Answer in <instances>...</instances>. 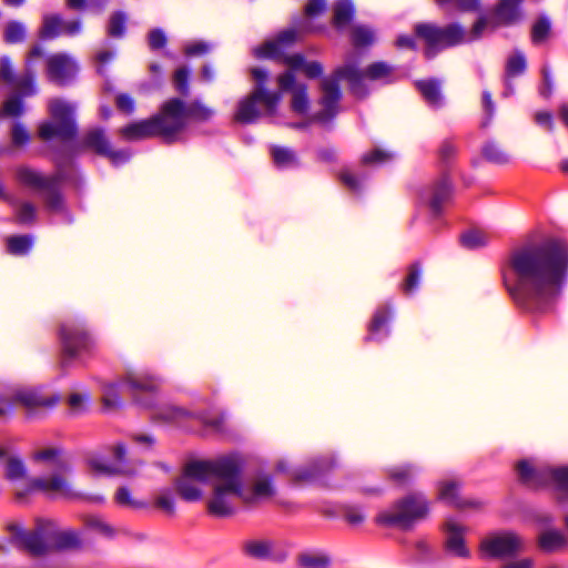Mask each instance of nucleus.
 Here are the masks:
<instances>
[{"label":"nucleus","instance_id":"f257e3e1","mask_svg":"<svg viewBox=\"0 0 568 568\" xmlns=\"http://www.w3.org/2000/svg\"><path fill=\"white\" fill-rule=\"evenodd\" d=\"M568 276V243L549 239L514 248L503 268L504 286L527 313H546L560 297Z\"/></svg>","mask_w":568,"mask_h":568},{"label":"nucleus","instance_id":"f03ea898","mask_svg":"<svg viewBox=\"0 0 568 568\" xmlns=\"http://www.w3.org/2000/svg\"><path fill=\"white\" fill-rule=\"evenodd\" d=\"M365 73L354 64H344L336 68L331 75L322 78L320 90L322 97L318 104L322 110L317 112L313 119L320 122L331 121L338 113V103L342 99L339 82L345 80L348 84L349 92L357 99H365L369 94V90L364 82Z\"/></svg>","mask_w":568,"mask_h":568},{"label":"nucleus","instance_id":"7ed1b4c3","mask_svg":"<svg viewBox=\"0 0 568 568\" xmlns=\"http://www.w3.org/2000/svg\"><path fill=\"white\" fill-rule=\"evenodd\" d=\"M430 503L423 491H410L395 500L390 507L376 517L378 525L410 531L428 518Z\"/></svg>","mask_w":568,"mask_h":568},{"label":"nucleus","instance_id":"20e7f679","mask_svg":"<svg viewBox=\"0 0 568 568\" xmlns=\"http://www.w3.org/2000/svg\"><path fill=\"white\" fill-rule=\"evenodd\" d=\"M295 40L296 38H274V40L266 41L261 47L255 48L254 54L258 59L282 61L293 70H303L308 79L322 78L324 67L320 61L307 62L303 53H287Z\"/></svg>","mask_w":568,"mask_h":568},{"label":"nucleus","instance_id":"39448f33","mask_svg":"<svg viewBox=\"0 0 568 568\" xmlns=\"http://www.w3.org/2000/svg\"><path fill=\"white\" fill-rule=\"evenodd\" d=\"M58 335L61 347L59 366L62 371H65L72 361L82 355L90 354L94 348V341L89 329L79 320L62 322Z\"/></svg>","mask_w":568,"mask_h":568},{"label":"nucleus","instance_id":"423d86ee","mask_svg":"<svg viewBox=\"0 0 568 568\" xmlns=\"http://www.w3.org/2000/svg\"><path fill=\"white\" fill-rule=\"evenodd\" d=\"M52 122H44L39 126V136L49 141L58 138L62 141L73 140L78 134L74 120V108L59 99L50 102Z\"/></svg>","mask_w":568,"mask_h":568},{"label":"nucleus","instance_id":"0eeeda50","mask_svg":"<svg viewBox=\"0 0 568 568\" xmlns=\"http://www.w3.org/2000/svg\"><path fill=\"white\" fill-rule=\"evenodd\" d=\"M164 113V103L162 104L160 112L153 116L132 122L120 129V134L128 141H138L150 139L153 136H161L166 142L171 143L174 141V131L171 129V122Z\"/></svg>","mask_w":568,"mask_h":568},{"label":"nucleus","instance_id":"6e6552de","mask_svg":"<svg viewBox=\"0 0 568 568\" xmlns=\"http://www.w3.org/2000/svg\"><path fill=\"white\" fill-rule=\"evenodd\" d=\"M164 113L169 115L174 134H178L185 129L187 119L205 122L212 118L214 110L199 100L186 104L180 98H171L164 102Z\"/></svg>","mask_w":568,"mask_h":568},{"label":"nucleus","instance_id":"1a4fd4ad","mask_svg":"<svg viewBox=\"0 0 568 568\" xmlns=\"http://www.w3.org/2000/svg\"><path fill=\"white\" fill-rule=\"evenodd\" d=\"M244 460L233 454L212 459V478L219 480L216 485L230 488L236 496H243Z\"/></svg>","mask_w":568,"mask_h":568},{"label":"nucleus","instance_id":"9d476101","mask_svg":"<svg viewBox=\"0 0 568 568\" xmlns=\"http://www.w3.org/2000/svg\"><path fill=\"white\" fill-rule=\"evenodd\" d=\"M524 548V539L511 530L490 534L480 542V550L490 558L515 557Z\"/></svg>","mask_w":568,"mask_h":568},{"label":"nucleus","instance_id":"9b49d317","mask_svg":"<svg viewBox=\"0 0 568 568\" xmlns=\"http://www.w3.org/2000/svg\"><path fill=\"white\" fill-rule=\"evenodd\" d=\"M64 473H53L50 478H31L22 489H17L14 493L18 501H24L27 497L34 491L44 494L59 493L64 497H75L70 483L63 476Z\"/></svg>","mask_w":568,"mask_h":568},{"label":"nucleus","instance_id":"f8f14e48","mask_svg":"<svg viewBox=\"0 0 568 568\" xmlns=\"http://www.w3.org/2000/svg\"><path fill=\"white\" fill-rule=\"evenodd\" d=\"M123 382L129 387L134 400L143 406L151 407L152 402H143L140 398L142 394L154 395L161 387V378L149 372L129 371L123 376Z\"/></svg>","mask_w":568,"mask_h":568},{"label":"nucleus","instance_id":"ddd939ff","mask_svg":"<svg viewBox=\"0 0 568 568\" xmlns=\"http://www.w3.org/2000/svg\"><path fill=\"white\" fill-rule=\"evenodd\" d=\"M78 72V63L68 54H53L47 61L48 79L57 85H70L74 81Z\"/></svg>","mask_w":568,"mask_h":568},{"label":"nucleus","instance_id":"4468645a","mask_svg":"<svg viewBox=\"0 0 568 568\" xmlns=\"http://www.w3.org/2000/svg\"><path fill=\"white\" fill-rule=\"evenodd\" d=\"M336 466V459L331 455L316 457L306 466L296 469L293 478L295 481L324 483Z\"/></svg>","mask_w":568,"mask_h":568},{"label":"nucleus","instance_id":"2eb2a0df","mask_svg":"<svg viewBox=\"0 0 568 568\" xmlns=\"http://www.w3.org/2000/svg\"><path fill=\"white\" fill-rule=\"evenodd\" d=\"M518 10L514 0H503L491 17L480 18L474 26L476 33L494 32L495 27L514 22Z\"/></svg>","mask_w":568,"mask_h":568},{"label":"nucleus","instance_id":"dca6fc26","mask_svg":"<svg viewBox=\"0 0 568 568\" xmlns=\"http://www.w3.org/2000/svg\"><path fill=\"white\" fill-rule=\"evenodd\" d=\"M258 103H263L265 105L266 112L268 114L272 115L275 113L277 104L272 106L268 104L264 95H255L254 92H251L247 97L239 102L237 111L234 115L235 121L242 124H251L256 122L261 116V112L257 108Z\"/></svg>","mask_w":568,"mask_h":568},{"label":"nucleus","instance_id":"f3484780","mask_svg":"<svg viewBox=\"0 0 568 568\" xmlns=\"http://www.w3.org/2000/svg\"><path fill=\"white\" fill-rule=\"evenodd\" d=\"M13 399L16 403L21 404L28 410H33L39 407L52 408L60 400L59 394L45 396L41 387H26L18 389L14 393Z\"/></svg>","mask_w":568,"mask_h":568},{"label":"nucleus","instance_id":"a211bd4d","mask_svg":"<svg viewBox=\"0 0 568 568\" xmlns=\"http://www.w3.org/2000/svg\"><path fill=\"white\" fill-rule=\"evenodd\" d=\"M17 539L20 547L32 557H42L52 550V546L44 539V530L40 525L31 531L17 528Z\"/></svg>","mask_w":568,"mask_h":568},{"label":"nucleus","instance_id":"6ab92c4d","mask_svg":"<svg viewBox=\"0 0 568 568\" xmlns=\"http://www.w3.org/2000/svg\"><path fill=\"white\" fill-rule=\"evenodd\" d=\"M427 205L434 216H439L453 196V184L447 174H443L428 190H427Z\"/></svg>","mask_w":568,"mask_h":568},{"label":"nucleus","instance_id":"aec40b11","mask_svg":"<svg viewBox=\"0 0 568 568\" xmlns=\"http://www.w3.org/2000/svg\"><path fill=\"white\" fill-rule=\"evenodd\" d=\"M444 530L446 531L444 541L446 551L456 557L468 558L470 551L465 541L466 528L453 520H448L444 524Z\"/></svg>","mask_w":568,"mask_h":568},{"label":"nucleus","instance_id":"412c9836","mask_svg":"<svg viewBox=\"0 0 568 568\" xmlns=\"http://www.w3.org/2000/svg\"><path fill=\"white\" fill-rule=\"evenodd\" d=\"M235 496L230 488L214 485L213 496L207 503V510L215 517H229L235 513L231 497Z\"/></svg>","mask_w":568,"mask_h":568},{"label":"nucleus","instance_id":"4be33fe9","mask_svg":"<svg viewBox=\"0 0 568 568\" xmlns=\"http://www.w3.org/2000/svg\"><path fill=\"white\" fill-rule=\"evenodd\" d=\"M80 23L75 20H64L58 14H48L43 18L42 36L78 33Z\"/></svg>","mask_w":568,"mask_h":568},{"label":"nucleus","instance_id":"5701e85b","mask_svg":"<svg viewBox=\"0 0 568 568\" xmlns=\"http://www.w3.org/2000/svg\"><path fill=\"white\" fill-rule=\"evenodd\" d=\"M34 460L49 463L53 473H70L71 463L64 452L59 447H50L39 450L33 456Z\"/></svg>","mask_w":568,"mask_h":568},{"label":"nucleus","instance_id":"b1692460","mask_svg":"<svg viewBox=\"0 0 568 568\" xmlns=\"http://www.w3.org/2000/svg\"><path fill=\"white\" fill-rule=\"evenodd\" d=\"M463 481L459 478L443 479L437 483V498L455 508L463 506L459 490Z\"/></svg>","mask_w":568,"mask_h":568},{"label":"nucleus","instance_id":"393cba45","mask_svg":"<svg viewBox=\"0 0 568 568\" xmlns=\"http://www.w3.org/2000/svg\"><path fill=\"white\" fill-rule=\"evenodd\" d=\"M275 494V489L273 486V478L270 475L264 476L263 478L256 480L251 491H245L243 489V496H236L244 504L252 505L260 498L272 497Z\"/></svg>","mask_w":568,"mask_h":568},{"label":"nucleus","instance_id":"a878e982","mask_svg":"<svg viewBox=\"0 0 568 568\" xmlns=\"http://www.w3.org/2000/svg\"><path fill=\"white\" fill-rule=\"evenodd\" d=\"M81 145L85 149L92 150L100 156H104V154H108L111 142L106 138L105 131L102 128H94L84 134Z\"/></svg>","mask_w":568,"mask_h":568},{"label":"nucleus","instance_id":"bb28decb","mask_svg":"<svg viewBox=\"0 0 568 568\" xmlns=\"http://www.w3.org/2000/svg\"><path fill=\"white\" fill-rule=\"evenodd\" d=\"M419 468L413 463L395 465L387 469V477L390 481L399 487L409 486L414 483Z\"/></svg>","mask_w":568,"mask_h":568},{"label":"nucleus","instance_id":"cd10ccee","mask_svg":"<svg viewBox=\"0 0 568 568\" xmlns=\"http://www.w3.org/2000/svg\"><path fill=\"white\" fill-rule=\"evenodd\" d=\"M252 77L255 80V85L252 92L255 95H264L270 105L278 104L282 99L281 92H271L266 88V81L268 78L267 71L261 68H253Z\"/></svg>","mask_w":568,"mask_h":568},{"label":"nucleus","instance_id":"c85d7f7f","mask_svg":"<svg viewBox=\"0 0 568 568\" xmlns=\"http://www.w3.org/2000/svg\"><path fill=\"white\" fill-rule=\"evenodd\" d=\"M270 152L275 166L278 169H292L300 165L298 155L288 146L272 145Z\"/></svg>","mask_w":568,"mask_h":568},{"label":"nucleus","instance_id":"c756f323","mask_svg":"<svg viewBox=\"0 0 568 568\" xmlns=\"http://www.w3.org/2000/svg\"><path fill=\"white\" fill-rule=\"evenodd\" d=\"M416 87L428 104L434 108L443 105L440 81L438 79L419 80L416 82Z\"/></svg>","mask_w":568,"mask_h":568},{"label":"nucleus","instance_id":"7c9ffc66","mask_svg":"<svg viewBox=\"0 0 568 568\" xmlns=\"http://www.w3.org/2000/svg\"><path fill=\"white\" fill-rule=\"evenodd\" d=\"M182 474L190 479L205 483L212 478V459L190 462L184 466Z\"/></svg>","mask_w":568,"mask_h":568},{"label":"nucleus","instance_id":"2f4dec72","mask_svg":"<svg viewBox=\"0 0 568 568\" xmlns=\"http://www.w3.org/2000/svg\"><path fill=\"white\" fill-rule=\"evenodd\" d=\"M17 89V95L28 98L37 94L36 72L31 68L30 60H27L24 73L14 80L12 84Z\"/></svg>","mask_w":568,"mask_h":568},{"label":"nucleus","instance_id":"473e14b6","mask_svg":"<svg viewBox=\"0 0 568 568\" xmlns=\"http://www.w3.org/2000/svg\"><path fill=\"white\" fill-rule=\"evenodd\" d=\"M567 545V539L562 532L549 529L538 536V546L545 552H555Z\"/></svg>","mask_w":568,"mask_h":568},{"label":"nucleus","instance_id":"72a5a7b5","mask_svg":"<svg viewBox=\"0 0 568 568\" xmlns=\"http://www.w3.org/2000/svg\"><path fill=\"white\" fill-rule=\"evenodd\" d=\"M83 547V541L79 532L73 530L60 531L54 536V544L52 550H80Z\"/></svg>","mask_w":568,"mask_h":568},{"label":"nucleus","instance_id":"f704fd0d","mask_svg":"<svg viewBox=\"0 0 568 568\" xmlns=\"http://www.w3.org/2000/svg\"><path fill=\"white\" fill-rule=\"evenodd\" d=\"M426 40L425 44V57L427 59H433L439 51L456 47L458 44L464 43L466 38H424Z\"/></svg>","mask_w":568,"mask_h":568},{"label":"nucleus","instance_id":"c9c22d12","mask_svg":"<svg viewBox=\"0 0 568 568\" xmlns=\"http://www.w3.org/2000/svg\"><path fill=\"white\" fill-rule=\"evenodd\" d=\"M274 544L271 540H247L243 544V551L254 559L265 560L272 555Z\"/></svg>","mask_w":568,"mask_h":568},{"label":"nucleus","instance_id":"e433bc0d","mask_svg":"<svg viewBox=\"0 0 568 568\" xmlns=\"http://www.w3.org/2000/svg\"><path fill=\"white\" fill-rule=\"evenodd\" d=\"M174 486L178 495L185 501L191 503L202 498L201 488L192 484L183 474L174 480Z\"/></svg>","mask_w":568,"mask_h":568},{"label":"nucleus","instance_id":"4c0bfd02","mask_svg":"<svg viewBox=\"0 0 568 568\" xmlns=\"http://www.w3.org/2000/svg\"><path fill=\"white\" fill-rule=\"evenodd\" d=\"M483 158L497 165L508 163L509 156L500 144L494 140L487 141L481 148Z\"/></svg>","mask_w":568,"mask_h":568},{"label":"nucleus","instance_id":"58836bf2","mask_svg":"<svg viewBox=\"0 0 568 568\" xmlns=\"http://www.w3.org/2000/svg\"><path fill=\"white\" fill-rule=\"evenodd\" d=\"M61 176L52 175V181L49 183V186L43 189V191H45L47 205L52 211H61L63 209V197L59 190Z\"/></svg>","mask_w":568,"mask_h":568},{"label":"nucleus","instance_id":"ea45409f","mask_svg":"<svg viewBox=\"0 0 568 568\" xmlns=\"http://www.w3.org/2000/svg\"><path fill=\"white\" fill-rule=\"evenodd\" d=\"M291 109L297 114H306L308 112L310 99L305 83H297V85L293 88Z\"/></svg>","mask_w":568,"mask_h":568},{"label":"nucleus","instance_id":"a19ab883","mask_svg":"<svg viewBox=\"0 0 568 568\" xmlns=\"http://www.w3.org/2000/svg\"><path fill=\"white\" fill-rule=\"evenodd\" d=\"M527 60L523 51L516 49L513 54L507 58L505 65V77L515 78L526 72Z\"/></svg>","mask_w":568,"mask_h":568},{"label":"nucleus","instance_id":"79ce46f5","mask_svg":"<svg viewBox=\"0 0 568 568\" xmlns=\"http://www.w3.org/2000/svg\"><path fill=\"white\" fill-rule=\"evenodd\" d=\"M459 242L467 250H478L485 247L488 242V235L479 230H468L460 234Z\"/></svg>","mask_w":568,"mask_h":568},{"label":"nucleus","instance_id":"37998d69","mask_svg":"<svg viewBox=\"0 0 568 568\" xmlns=\"http://www.w3.org/2000/svg\"><path fill=\"white\" fill-rule=\"evenodd\" d=\"M33 244L31 235H13L7 239V250L11 255L23 256L29 253Z\"/></svg>","mask_w":568,"mask_h":568},{"label":"nucleus","instance_id":"c03bdc74","mask_svg":"<svg viewBox=\"0 0 568 568\" xmlns=\"http://www.w3.org/2000/svg\"><path fill=\"white\" fill-rule=\"evenodd\" d=\"M423 267L420 262H414L407 268V275L402 283V291L406 295L413 294L419 285Z\"/></svg>","mask_w":568,"mask_h":568},{"label":"nucleus","instance_id":"a18cd8bd","mask_svg":"<svg viewBox=\"0 0 568 568\" xmlns=\"http://www.w3.org/2000/svg\"><path fill=\"white\" fill-rule=\"evenodd\" d=\"M19 179L22 183L40 190L49 186L52 181V176H43L41 173L27 168L19 171Z\"/></svg>","mask_w":568,"mask_h":568},{"label":"nucleus","instance_id":"49530a36","mask_svg":"<svg viewBox=\"0 0 568 568\" xmlns=\"http://www.w3.org/2000/svg\"><path fill=\"white\" fill-rule=\"evenodd\" d=\"M191 417V413L182 407L175 405L162 406L155 414L154 418L164 422H174Z\"/></svg>","mask_w":568,"mask_h":568},{"label":"nucleus","instance_id":"de8ad7c7","mask_svg":"<svg viewBox=\"0 0 568 568\" xmlns=\"http://www.w3.org/2000/svg\"><path fill=\"white\" fill-rule=\"evenodd\" d=\"M556 468L549 466L536 467L528 487L536 489L546 486L550 481L555 483Z\"/></svg>","mask_w":568,"mask_h":568},{"label":"nucleus","instance_id":"09e8293b","mask_svg":"<svg viewBox=\"0 0 568 568\" xmlns=\"http://www.w3.org/2000/svg\"><path fill=\"white\" fill-rule=\"evenodd\" d=\"M4 477L10 481L20 480L27 477V468L19 457H9L6 463Z\"/></svg>","mask_w":568,"mask_h":568},{"label":"nucleus","instance_id":"8fccbe9b","mask_svg":"<svg viewBox=\"0 0 568 568\" xmlns=\"http://www.w3.org/2000/svg\"><path fill=\"white\" fill-rule=\"evenodd\" d=\"M464 33V30L458 24H452L447 27L444 31L439 32L433 24L429 23H420L416 27V36H460Z\"/></svg>","mask_w":568,"mask_h":568},{"label":"nucleus","instance_id":"3c124183","mask_svg":"<svg viewBox=\"0 0 568 568\" xmlns=\"http://www.w3.org/2000/svg\"><path fill=\"white\" fill-rule=\"evenodd\" d=\"M393 71V68L384 61H377L368 64L363 71L366 79L371 81H378L388 78Z\"/></svg>","mask_w":568,"mask_h":568},{"label":"nucleus","instance_id":"603ef678","mask_svg":"<svg viewBox=\"0 0 568 568\" xmlns=\"http://www.w3.org/2000/svg\"><path fill=\"white\" fill-rule=\"evenodd\" d=\"M84 525L87 526V528L94 530V531L99 532L100 535L108 537V538H113L115 535L114 528L111 525H109L108 523H105L99 516H94V515L87 516L84 518Z\"/></svg>","mask_w":568,"mask_h":568},{"label":"nucleus","instance_id":"864d4df0","mask_svg":"<svg viewBox=\"0 0 568 568\" xmlns=\"http://www.w3.org/2000/svg\"><path fill=\"white\" fill-rule=\"evenodd\" d=\"M393 159V153L381 148H375L361 158L363 165H381Z\"/></svg>","mask_w":568,"mask_h":568},{"label":"nucleus","instance_id":"5fc2aeb1","mask_svg":"<svg viewBox=\"0 0 568 568\" xmlns=\"http://www.w3.org/2000/svg\"><path fill=\"white\" fill-rule=\"evenodd\" d=\"M298 561L304 568H328L331 566V558L327 555L302 554Z\"/></svg>","mask_w":568,"mask_h":568},{"label":"nucleus","instance_id":"6e6d98bb","mask_svg":"<svg viewBox=\"0 0 568 568\" xmlns=\"http://www.w3.org/2000/svg\"><path fill=\"white\" fill-rule=\"evenodd\" d=\"M354 13V8L351 1L342 0L334 6V22L338 26L349 22Z\"/></svg>","mask_w":568,"mask_h":568},{"label":"nucleus","instance_id":"4d7b16f0","mask_svg":"<svg viewBox=\"0 0 568 568\" xmlns=\"http://www.w3.org/2000/svg\"><path fill=\"white\" fill-rule=\"evenodd\" d=\"M2 112L4 115L19 118L24 113L23 98L13 94L3 102Z\"/></svg>","mask_w":568,"mask_h":568},{"label":"nucleus","instance_id":"13d9d810","mask_svg":"<svg viewBox=\"0 0 568 568\" xmlns=\"http://www.w3.org/2000/svg\"><path fill=\"white\" fill-rule=\"evenodd\" d=\"M114 498L119 505L126 506L133 509H142L146 507V504L144 501L134 499L131 496V490L125 486L118 488Z\"/></svg>","mask_w":568,"mask_h":568},{"label":"nucleus","instance_id":"bf43d9fd","mask_svg":"<svg viewBox=\"0 0 568 568\" xmlns=\"http://www.w3.org/2000/svg\"><path fill=\"white\" fill-rule=\"evenodd\" d=\"M31 140V134L27 126L20 122L16 121L11 128V142L14 146H24Z\"/></svg>","mask_w":568,"mask_h":568},{"label":"nucleus","instance_id":"052dcab7","mask_svg":"<svg viewBox=\"0 0 568 568\" xmlns=\"http://www.w3.org/2000/svg\"><path fill=\"white\" fill-rule=\"evenodd\" d=\"M102 403L108 409H118L122 406L121 397L114 384H109L103 388Z\"/></svg>","mask_w":568,"mask_h":568},{"label":"nucleus","instance_id":"680f3d73","mask_svg":"<svg viewBox=\"0 0 568 568\" xmlns=\"http://www.w3.org/2000/svg\"><path fill=\"white\" fill-rule=\"evenodd\" d=\"M342 511L345 520L353 526H359L366 519L364 510L358 506L345 505L343 506Z\"/></svg>","mask_w":568,"mask_h":568},{"label":"nucleus","instance_id":"e2e57ef3","mask_svg":"<svg viewBox=\"0 0 568 568\" xmlns=\"http://www.w3.org/2000/svg\"><path fill=\"white\" fill-rule=\"evenodd\" d=\"M154 505L170 516L175 515V503L169 489L161 490Z\"/></svg>","mask_w":568,"mask_h":568},{"label":"nucleus","instance_id":"0e129e2a","mask_svg":"<svg viewBox=\"0 0 568 568\" xmlns=\"http://www.w3.org/2000/svg\"><path fill=\"white\" fill-rule=\"evenodd\" d=\"M390 311L386 307L378 308L369 324V332L372 335L377 334L390 320Z\"/></svg>","mask_w":568,"mask_h":568},{"label":"nucleus","instance_id":"69168bd1","mask_svg":"<svg viewBox=\"0 0 568 568\" xmlns=\"http://www.w3.org/2000/svg\"><path fill=\"white\" fill-rule=\"evenodd\" d=\"M109 31L111 36H119L123 32H132L133 29L129 26L124 14L114 13L110 19Z\"/></svg>","mask_w":568,"mask_h":568},{"label":"nucleus","instance_id":"338daca9","mask_svg":"<svg viewBox=\"0 0 568 568\" xmlns=\"http://www.w3.org/2000/svg\"><path fill=\"white\" fill-rule=\"evenodd\" d=\"M174 82L176 90L183 95L187 97L190 93L189 88V71L185 68H180L174 73Z\"/></svg>","mask_w":568,"mask_h":568},{"label":"nucleus","instance_id":"774afa93","mask_svg":"<svg viewBox=\"0 0 568 568\" xmlns=\"http://www.w3.org/2000/svg\"><path fill=\"white\" fill-rule=\"evenodd\" d=\"M339 181L352 192H361V182L348 169H343L338 174Z\"/></svg>","mask_w":568,"mask_h":568}]
</instances>
